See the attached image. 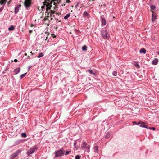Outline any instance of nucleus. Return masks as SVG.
Listing matches in <instances>:
<instances>
[{
    "mask_svg": "<svg viewBox=\"0 0 159 159\" xmlns=\"http://www.w3.org/2000/svg\"><path fill=\"white\" fill-rule=\"evenodd\" d=\"M50 11H48L47 13V18H44V20H47L48 19V18L49 17H51V20L52 19V17H54V13L55 11L53 10H49Z\"/></svg>",
    "mask_w": 159,
    "mask_h": 159,
    "instance_id": "nucleus-2",
    "label": "nucleus"
},
{
    "mask_svg": "<svg viewBox=\"0 0 159 159\" xmlns=\"http://www.w3.org/2000/svg\"><path fill=\"white\" fill-rule=\"evenodd\" d=\"M109 136H110V134L108 132L106 134L105 136V137L106 138H108Z\"/></svg>",
    "mask_w": 159,
    "mask_h": 159,
    "instance_id": "nucleus-28",
    "label": "nucleus"
},
{
    "mask_svg": "<svg viewBox=\"0 0 159 159\" xmlns=\"http://www.w3.org/2000/svg\"><path fill=\"white\" fill-rule=\"evenodd\" d=\"M82 50L83 51H86L87 50V47L86 45L82 47Z\"/></svg>",
    "mask_w": 159,
    "mask_h": 159,
    "instance_id": "nucleus-19",
    "label": "nucleus"
},
{
    "mask_svg": "<svg viewBox=\"0 0 159 159\" xmlns=\"http://www.w3.org/2000/svg\"><path fill=\"white\" fill-rule=\"evenodd\" d=\"M26 74H27V73H25L24 74L21 75L20 76V79H22L23 77H24L25 76V75Z\"/></svg>",
    "mask_w": 159,
    "mask_h": 159,
    "instance_id": "nucleus-24",
    "label": "nucleus"
},
{
    "mask_svg": "<svg viewBox=\"0 0 159 159\" xmlns=\"http://www.w3.org/2000/svg\"><path fill=\"white\" fill-rule=\"evenodd\" d=\"M117 73L116 71H114L113 72V73H112V74H113V75L114 76H116L117 75Z\"/></svg>",
    "mask_w": 159,
    "mask_h": 159,
    "instance_id": "nucleus-29",
    "label": "nucleus"
},
{
    "mask_svg": "<svg viewBox=\"0 0 159 159\" xmlns=\"http://www.w3.org/2000/svg\"><path fill=\"white\" fill-rule=\"evenodd\" d=\"M156 16L154 14H152V21H153L156 19Z\"/></svg>",
    "mask_w": 159,
    "mask_h": 159,
    "instance_id": "nucleus-26",
    "label": "nucleus"
},
{
    "mask_svg": "<svg viewBox=\"0 0 159 159\" xmlns=\"http://www.w3.org/2000/svg\"><path fill=\"white\" fill-rule=\"evenodd\" d=\"M158 62V59L157 58H155L152 61V63L154 65H156Z\"/></svg>",
    "mask_w": 159,
    "mask_h": 159,
    "instance_id": "nucleus-14",
    "label": "nucleus"
},
{
    "mask_svg": "<svg viewBox=\"0 0 159 159\" xmlns=\"http://www.w3.org/2000/svg\"><path fill=\"white\" fill-rule=\"evenodd\" d=\"M52 35V37H56V36L54 34H51Z\"/></svg>",
    "mask_w": 159,
    "mask_h": 159,
    "instance_id": "nucleus-33",
    "label": "nucleus"
},
{
    "mask_svg": "<svg viewBox=\"0 0 159 159\" xmlns=\"http://www.w3.org/2000/svg\"><path fill=\"white\" fill-rule=\"evenodd\" d=\"M81 148L83 149L84 148L85 150L88 152L89 151L90 146L89 145L87 144L86 142L83 141L81 145Z\"/></svg>",
    "mask_w": 159,
    "mask_h": 159,
    "instance_id": "nucleus-3",
    "label": "nucleus"
},
{
    "mask_svg": "<svg viewBox=\"0 0 159 159\" xmlns=\"http://www.w3.org/2000/svg\"><path fill=\"white\" fill-rule=\"evenodd\" d=\"M101 23L102 26H103L105 25L107 23L106 19L103 18L102 19Z\"/></svg>",
    "mask_w": 159,
    "mask_h": 159,
    "instance_id": "nucleus-10",
    "label": "nucleus"
},
{
    "mask_svg": "<svg viewBox=\"0 0 159 159\" xmlns=\"http://www.w3.org/2000/svg\"><path fill=\"white\" fill-rule=\"evenodd\" d=\"M21 6L20 5H17L15 7V14H17L19 10L20 7H21Z\"/></svg>",
    "mask_w": 159,
    "mask_h": 159,
    "instance_id": "nucleus-9",
    "label": "nucleus"
},
{
    "mask_svg": "<svg viewBox=\"0 0 159 159\" xmlns=\"http://www.w3.org/2000/svg\"><path fill=\"white\" fill-rule=\"evenodd\" d=\"M133 125H135V124H136V123H136L135 121H134L133 122Z\"/></svg>",
    "mask_w": 159,
    "mask_h": 159,
    "instance_id": "nucleus-38",
    "label": "nucleus"
},
{
    "mask_svg": "<svg viewBox=\"0 0 159 159\" xmlns=\"http://www.w3.org/2000/svg\"><path fill=\"white\" fill-rule=\"evenodd\" d=\"M47 39V37H46V39H45V40H46Z\"/></svg>",
    "mask_w": 159,
    "mask_h": 159,
    "instance_id": "nucleus-43",
    "label": "nucleus"
},
{
    "mask_svg": "<svg viewBox=\"0 0 159 159\" xmlns=\"http://www.w3.org/2000/svg\"><path fill=\"white\" fill-rule=\"evenodd\" d=\"M38 9L39 10V8H40V7L39 6H38Z\"/></svg>",
    "mask_w": 159,
    "mask_h": 159,
    "instance_id": "nucleus-44",
    "label": "nucleus"
},
{
    "mask_svg": "<svg viewBox=\"0 0 159 159\" xmlns=\"http://www.w3.org/2000/svg\"><path fill=\"white\" fill-rule=\"evenodd\" d=\"M86 72H88L91 74H93L94 75H95V73L94 72H93V70H86Z\"/></svg>",
    "mask_w": 159,
    "mask_h": 159,
    "instance_id": "nucleus-18",
    "label": "nucleus"
},
{
    "mask_svg": "<svg viewBox=\"0 0 159 159\" xmlns=\"http://www.w3.org/2000/svg\"><path fill=\"white\" fill-rule=\"evenodd\" d=\"M71 152V151H67L65 154V155H68V154H69V153H70V152Z\"/></svg>",
    "mask_w": 159,
    "mask_h": 159,
    "instance_id": "nucleus-30",
    "label": "nucleus"
},
{
    "mask_svg": "<svg viewBox=\"0 0 159 159\" xmlns=\"http://www.w3.org/2000/svg\"><path fill=\"white\" fill-rule=\"evenodd\" d=\"M64 151L63 148H61L59 150L55 152V157H59L61 156L64 154Z\"/></svg>",
    "mask_w": 159,
    "mask_h": 159,
    "instance_id": "nucleus-5",
    "label": "nucleus"
},
{
    "mask_svg": "<svg viewBox=\"0 0 159 159\" xmlns=\"http://www.w3.org/2000/svg\"><path fill=\"white\" fill-rule=\"evenodd\" d=\"M21 136L22 137L25 138L27 136L26 134L25 133H23L21 134Z\"/></svg>",
    "mask_w": 159,
    "mask_h": 159,
    "instance_id": "nucleus-25",
    "label": "nucleus"
},
{
    "mask_svg": "<svg viewBox=\"0 0 159 159\" xmlns=\"http://www.w3.org/2000/svg\"><path fill=\"white\" fill-rule=\"evenodd\" d=\"M70 16V14H67L64 17V19L65 20L67 19Z\"/></svg>",
    "mask_w": 159,
    "mask_h": 159,
    "instance_id": "nucleus-21",
    "label": "nucleus"
},
{
    "mask_svg": "<svg viewBox=\"0 0 159 159\" xmlns=\"http://www.w3.org/2000/svg\"><path fill=\"white\" fill-rule=\"evenodd\" d=\"M156 8L155 7L154 5H152L151 6V9L152 12L153 11L155 10Z\"/></svg>",
    "mask_w": 159,
    "mask_h": 159,
    "instance_id": "nucleus-23",
    "label": "nucleus"
},
{
    "mask_svg": "<svg viewBox=\"0 0 159 159\" xmlns=\"http://www.w3.org/2000/svg\"><path fill=\"white\" fill-rule=\"evenodd\" d=\"M43 56L44 55L43 53H39L38 56H37V57L39 58H40L41 57H43Z\"/></svg>",
    "mask_w": 159,
    "mask_h": 159,
    "instance_id": "nucleus-22",
    "label": "nucleus"
},
{
    "mask_svg": "<svg viewBox=\"0 0 159 159\" xmlns=\"http://www.w3.org/2000/svg\"><path fill=\"white\" fill-rule=\"evenodd\" d=\"M146 50H145V49L144 48H141V49H140V53H143L144 54H145L146 52Z\"/></svg>",
    "mask_w": 159,
    "mask_h": 159,
    "instance_id": "nucleus-15",
    "label": "nucleus"
},
{
    "mask_svg": "<svg viewBox=\"0 0 159 159\" xmlns=\"http://www.w3.org/2000/svg\"><path fill=\"white\" fill-rule=\"evenodd\" d=\"M75 159H80V156L79 155H76L75 157Z\"/></svg>",
    "mask_w": 159,
    "mask_h": 159,
    "instance_id": "nucleus-27",
    "label": "nucleus"
},
{
    "mask_svg": "<svg viewBox=\"0 0 159 159\" xmlns=\"http://www.w3.org/2000/svg\"><path fill=\"white\" fill-rule=\"evenodd\" d=\"M21 152V150L19 149L16 150L14 153L12 154L10 156V159H14L15 157H17L19 154Z\"/></svg>",
    "mask_w": 159,
    "mask_h": 159,
    "instance_id": "nucleus-4",
    "label": "nucleus"
},
{
    "mask_svg": "<svg viewBox=\"0 0 159 159\" xmlns=\"http://www.w3.org/2000/svg\"><path fill=\"white\" fill-rule=\"evenodd\" d=\"M148 129H152V128H151V127H148Z\"/></svg>",
    "mask_w": 159,
    "mask_h": 159,
    "instance_id": "nucleus-41",
    "label": "nucleus"
},
{
    "mask_svg": "<svg viewBox=\"0 0 159 159\" xmlns=\"http://www.w3.org/2000/svg\"><path fill=\"white\" fill-rule=\"evenodd\" d=\"M31 0H25L24 2V5L27 10H28L29 8L30 7L31 4Z\"/></svg>",
    "mask_w": 159,
    "mask_h": 159,
    "instance_id": "nucleus-8",
    "label": "nucleus"
},
{
    "mask_svg": "<svg viewBox=\"0 0 159 159\" xmlns=\"http://www.w3.org/2000/svg\"><path fill=\"white\" fill-rule=\"evenodd\" d=\"M14 29V27L13 25H11L9 28L8 30L10 31H12Z\"/></svg>",
    "mask_w": 159,
    "mask_h": 159,
    "instance_id": "nucleus-20",
    "label": "nucleus"
},
{
    "mask_svg": "<svg viewBox=\"0 0 159 159\" xmlns=\"http://www.w3.org/2000/svg\"><path fill=\"white\" fill-rule=\"evenodd\" d=\"M24 55H25V56H27V54L25 53V54H24Z\"/></svg>",
    "mask_w": 159,
    "mask_h": 159,
    "instance_id": "nucleus-42",
    "label": "nucleus"
},
{
    "mask_svg": "<svg viewBox=\"0 0 159 159\" xmlns=\"http://www.w3.org/2000/svg\"><path fill=\"white\" fill-rule=\"evenodd\" d=\"M66 2L67 3H70V1L69 0H66Z\"/></svg>",
    "mask_w": 159,
    "mask_h": 159,
    "instance_id": "nucleus-36",
    "label": "nucleus"
},
{
    "mask_svg": "<svg viewBox=\"0 0 159 159\" xmlns=\"http://www.w3.org/2000/svg\"><path fill=\"white\" fill-rule=\"evenodd\" d=\"M37 147L36 146H34L33 147L30 148V149L26 153L29 155L30 154H32L34 153V152L37 150Z\"/></svg>",
    "mask_w": 159,
    "mask_h": 159,
    "instance_id": "nucleus-7",
    "label": "nucleus"
},
{
    "mask_svg": "<svg viewBox=\"0 0 159 159\" xmlns=\"http://www.w3.org/2000/svg\"><path fill=\"white\" fill-rule=\"evenodd\" d=\"M75 144H76V143H74V145H75Z\"/></svg>",
    "mask_w": 159,
    "mask_h": 159,
    "instance_id": "nucleus-45",
    "label": "nucleus"
},
{
    "mask_svg": "<svg viewBox=\"0 0 159 159\" xmlns=\"http://www.w3.org/2000/svg\"><path fill=\"white\" fill-rule=\"evenodd\" d=\"M101 34L102 37L105 39H108L109 37V35L107 34V32L106 30H102L101 31Z\"/></svg>",
    "mask_w": 159,
    "mask_h": 159,
    "instance_id": "nucleus-6",
    "label": "nucleus"
},
{
    "mask_svg": "<svg viewBox=\"0 0 159 159\" xmlns=\"http://www.w3.org/2000/svg\"><path fill=\"white\" fill-rule=\"evenodd\" d=\"M98 147L97 146H95L93 148L94 151L95 152H98Z\"/></svg>",
    "mask_w": 159,
    "mask_h": 159,
    "instance_id": "nucleus-17",
    "label": "nucleus"
},
{
    "mask_svg": "<svg viewBox=\"0 0 159 159\" xmlns=\"http://www.w3.org/2000/svg\"><path fill=\"white\" fill-rule=\"evenodd\" d=\"M3 8L2 7L0 8V12L2 11L3 10Z\"/></svg>",
    "mask_w": 159,
    "mask_h": 159,
    "instance_id": "nucleus-31",
    "label": "nucleus"
},
{
    "mask_svg": "<svg viewBox=\"0 0 159 159\" xmlns=\"http://www.w3.org/2000/svg\"><path fill=\"white\" fill-rule=\"evenodd\" d=\"M140 126L141 127L146 128L147 129L148 128V126L145 125V123L144 122H142L141 124V125H140Z\"/></svg>",
    "mask_w": 159,
    "mask_h": 159,
    "instance_id": "nucleus-12",
    "label": "nucleus"
},
{
    "mask_svg": "<svg viewBox=\"0 0 159 159\" xmlns=\"http://www.w3.org/2000/svg\"><path fill=\"white\" fill-rule=\"evenodd\" d=\"M141 123H141V122H139V123H136V125H139V124H141Z\"/></svg>",
    "mask_w": 159,
    "mask_h": 159,
    "instance_id": "nucleus-39",
    "label": "nucleus"
},
{
    "mask_svg": "<svg viewBox=\"0 0 159 159\" xmlns=\"http://www.w3.org/2000/svg\"><path fill=\"white\" fill-rule=\"evenodd\" d=\"M7 0H0V4L2 5L3 4H5L6 3Z\"/></svg>",
    "mask_w": 159,
    "mask_h": 159,
    "instance_id": "nucleus-16",
    "label": "nucleus"
},
{
    "mask_svg": "<svg viewBox=\"0 0 159 159\" xmlns=\"http://www.w3.org/2000/svg\"><path fill=\"white\" fill-rule=\"evenodd\" d=\"M54 2H56L58 3H60L61 2L60 0H47L45 2L43 3V5L41 7L42 11H43L46 10L45 13H47L48 11L50 10L51 7V5L53 2H54V5H55Z\"/></svg>",
    "mask_w": 159,
    "mask_h": 159,
    "instance_id": "nucleus-1",
    "label": "nucleus"
},
{
    "mask_svg": "<svg viewBox=\"0 0 159 159\" xmlns=\"http://www.w3.org/2000/svg\"><path fill=\"white\" fill-rule=\"evenodd\" d=\"M89 15L87 11H85L84 12L83 14V16L84 17L86 18H88L89 17Z\"/></svg>",
    "mask_w": 159,
    "mask_h": 159,
    "instance_id": "nucleus-13",
    "label": "nucleus"
},
{
    "mask_svg": "<svg viewBox=\"0 0 159 159\" xmlns=\"http://www.w3.org/2000/svg\"><path fill=\"white\" fill-rule=\"evenodd\" d=\"M30 53L31 54V55H33V53L32 52H31Z\"/></svg>",
    "mask_w": 159,
    "mask_h": 159,
    "instance_id": "nucleus-40",
    "label": "nucleus"
},
{
    "mask_svg": "<svg viewBox=\"0 0 159 159\" xmlns=\"http://www.w3.org/2000/svg\"><path fill=\"white\" fill-rule=\"evenodd\" d=\"M27 59H31V58L29 56H28L27 57Z\"/></svg>",
    "mask_w": 159,
    "mask_h": 159,
    "instance_id": "nucleus-34",
    "label": "nucleus"
},
{
    "mask_svg": "<svg viewBox=\"0 0 159 159\" xmlns=\"http://www.w3.org/2000/svg\"><path fill=\"white\" fill-rule=\"evenodd\" d=\"M135 66L138 68H139L140 67L139 65L138 64H137L136 65H135Z\"/></svg>",
    "mask_w": 159,
    "mask_h": 159,
    "instance_id": "nucleus-32",
    "label": "nucleus"
},
{
    "mask_svg": "<svg viewBox=\"0 0 159 159\" xmlns=\"http://www.w3.org/2000/svg\"><path fill=\"white\" fill-rule=\"evenodd\" d=\"M20 68L19 67L15 69V70L14 71V72L15 73V74H17L20 72Z\"/></svg>",
    "mask_w": 159,
    "mask_h": 159,
    "instance_id": "nucleus-11",
    "label": "nucleus"
},
{
    "mask_svg": "<svg viewBox=\"0 0 159 159\" xmlns=\"http://www.w3.org/2000/svg\"><path fill=\"white\" fill-rule=\"evenodd\" d=\"M152 129L153 130H155L156 129L154 127H152Z\"/></svg>",
    "mask_w": 159,
    "mask_h": 159,
    "instance_id": "nucleus-35",
    "label": "nucleus"
},
{
    "mask_svg": "<svg viewBox=\"0 0 159 159\" xmlns=\"http://www.w3.org/2000/svg\"><path fill=\"white\" fill-rule=\"evenodd\" d=\"M14 61L15 62H17V60L16 59H15L14 60Z\"/></svg>",
    "mask_w": 159,
    "mask_h": 159,
    "instance_id": "nucleus-37",
    "label": "nucleus"
}]
</instances>
